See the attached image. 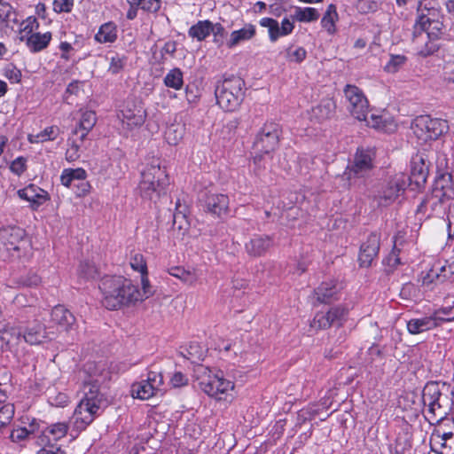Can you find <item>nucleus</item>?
I'll list each match as a JSON object with an SVG mask.
<instances>
[{
	"mask_svg": "<svg viewBox=\"0 0 454 454\" xmlns=\"http://www.w3.org/2000/svg\"><path fill=\"white\" fill-rule=\"evenodd\" d=\"M102 304L110 310L134 305L143 301L141 290L122 276H106L99 285Z\"/></svg>",
	"mask_w": 454,
	"mask_h": 454,
	"instance_id": "nucleus-1",
	"label": "nucleus"
},
{
	"mask_svg": "<svg viewBox=\"0 0 454 454\" xmlns=\"http://www.w3.org/2000/svg\"><path fill=\"white\" fill-rule=\"evenodd\" d=\"M425 417L430 424L443 419L454 406V389L442 381H430L422 391Z\"/></svg>",
	"mask_w": 454,
	"mask_h": 454,
	"instance_id": "nucleus-2",
	"label": "nucleus"
},
{
	"mask_svg": "<svg viewBox=\"0 0 454 454\" xmlns=\"http://www.w3.org/2000/svg\"><path fill=\"white\" fill-rule=\"evenodd\" d=\"M105 402L103 395L99 392L98 380L89 384V389L85 390L84 397L77 404L70 419L72 432L79 434L93 422L99 415L101 406Z\"/></svg>",
	"mask_w": 454,
	"mask_h": 454,
	"instance_id": "nucleus-3",
	"label": "nucleus"
},
{
	"mask_svg": "<svg viewBox=\"0 0 454 454\" xmlns=\"http://www.w3.org/2000/svg\"><path fill=\"white\" fill-rule=\"evenodd\" d=\"M168 184L165 168L160 166L159 159H152L141 172L138 191L143 199L156 201L166 192Z\"/></svg>",
	"mask_w": 454,
	"mask_h": 454,
	"instance_id": "nucleus-4",
	"label": "nucleus"
},
{
	"mask_svg": "<svg viewBox=\"0 0 454 454\" xmlns=\"http://www.w3.org/2000/svg\"><path fill=\"white\" fill-rule=\"evenodd\" d=\"M0 245L13 260L27 262L32 256V244L24 229L5 226L0 229Z\"/></svg>",
	"mask_w": 454,
	"mask_h": 454,
	"instance_id": "nucleus-5",
	"label": "nucleus"
},
{
	"mask_svg": "<svg viewBox=\"0 0 454 454\" xmlns=\"http://www.w3.org/2000/svg\"><path fill=\"white\" fill-rule=\"evenodd\" d=\"M194 376L200 389L210 397L221 399V395H227L234 389V381L225 377L221 370H213L202 364L194 369Z\"/></svg>",
	"mask_w": 454,
	"mask_h": 454,
	"instance_id": "nucleus-6",
	"label": "nucleus"
},
{
	"mask_svg": "<svg viewBox=\"0 0 454 454\" xmlns=\"http://www.w3.org/2000/svg\"><path fill=\"white\" fill-rule=\"evenodd\" d=\"M245 82L232 76L219 82L215 90L218 106L226 112H234L241 105L245 98Z\"/></svg>",
	"mask_w": 454,
	"mask_h": 454,
	"instance_id": "nucleus-7",
	"label": "nucleus"
},
{
	"mask_svg": "<svg viewBox=\"0 0 454 454\" xmlns=\"http://www.w3.org/2000/svg\"><path fill=\"white\" fill-rule=\"evenodd\" d=\"M409 185H411V180L408 175L397 173L381 185L377 191L374 200L379 206L387 207L394 203Z\"/></svg>",
	"mask_w": 454,
	"mask_h": 454,
	"instance_id": "nucleus-8",
	"label": "nucleus"
},
{
	"mask_svg": "<svg viewBox=\"0 0 454 454\" xmlns=\"http://www.w3.org/2000/svg\"><path fill=\"white\" fill-rule=\"evenodd\" d=\"M281 128L278 123L267 121L260 129L254 142L256 153L269 154L275 151L278 145Z\"/></svg>",
	"mask_w": 454,
	"mask_h": 454,
	"instance_id": "nucleus-9",
	"label": "nucleus"
},
{
	"mask_svg": "<svg viewBox=\"0 0 454 454\" xmlns=\"http://www.w3.org/2000/svg\"><path fill=\"white\" fill-rule=\"evenodd\" d=\"M375 153L370 148H358L353 161L348 165L344 173L348 179L362 178L370 175L374 168Z\"/></svg>",
	"mask_w": 454,
	"mask_h": 454,
	"instance_id": "nucleus-10",
	"label": "nucleus"
},
{
	"mask_svg": "<svg viewBox=\"0 0 454 454\" xmlns=\"http://www.w3.org/2000/svg\"><path fill=\"white\" fill-rule=\"evenodd\" d=\"M347 109L356 120H366L369 113V102L364 91L356 85L347 84L343 90Z\"/></svg>",
	"mask_w": 454,
	"mask_h": 454,
	"instance_id": "nucleus-11",
	"label": "nucleus"
},
{
	"mask_svg": "<svg viewBox=\"0 0 454 454\" xmlns=\"http://www.w3.org/2000/svg\"><path fill=\"white\" fill-rule=\"evenodd\" d=\"M414 133L421 139L435 140L448 130L445 120L422 115L415 120Z\"/></svg>",
	"mask_w": 454,
	"mask_h": 454,
	"instance_id": "nucleus-12",
	"label": "nucleus"
},
{
	"mask_svg": "<svg viewBox=\"0 0 454 454\" xmlns=\"http://www.w3.org/2000/svg\"><path fill=\"white\" fill-rule=\"evenodd\" d=\"M146 113L140 101L128 98L121 106L118 118L121 122L122 129L132 130L144 124Z\"/></svg>",
	"mask_w": 454,
	"mask_h": 454,
	"instance_id": "nucleus-13",
	"label": "nucleus"
},
{
	"mask_svg": "<svg viewBox=\"0 0 454 454\" xmlns=\"http://www.w3.org/2000/svg\"><path fill=\"white\" fill-rule=\"evenodd\" d=\"M163 384L161 372L150 371L146 380L134 383L131 386V394L134 398L148 400L160 390Z\"/></svg>",
	"mask_w": 454,
	"mask_h": 454,
	"instance_id": "nucleus-14",
	"label": "nucleus"
},
{
	"mask_svg": "<svg viewBox=\"0 0 454 454\" xmlns=\"http://www.w3.org/2000/svg\"><path fill=\"white\" fill-rule=\"evenodd\" d=\"M10 334L16 340L19 341L20 339H23L29 345H38L50 338L45 326L37 320L29 323L23 330L20 328H12Z\"/></svg>",
	"mask_w": 454,
	"mask_h": 454,
	"instance_id": "nucleus-15",
	"label": "nucleus"
},
{
	"mask_svg": "<svg viewBox=\"0 0 454 454\" xmlns=\"http://www.w3.org/2000/svg\"><path fill=\"white\" fill-rule=\"evenodd\" d=\"M424 10H428L423 0H419L417 4V12L419 17L414 25V30L419 32H425L428 34L432 38L440 40L442 35V24L438 20H434L428 18L425 13Z\"/></svg>",
	"mask_w": 454,
	"mask_h": 454,
	"instance_id": "nucleus-16",
	"label": "nucleus"
},
{
	"mask_svg": "<svg viewBox=\"0 0 454 454\" xmlns=\"http://www.w3.org/2000/svg\"><path fill=\"white\" fill-rule=\"evenodd\" d=\"M261 27L267 28L269 39L271 43L277 42L280 37L292 34L294 23L288 18H284L279 25L273 18L264 17L259 20Z\"/></svg>",
	"mask_w": 454,
	"mask_h": 454,
	"instance_id": "nucleus-17",
	"label": "nucleus"
},
{
	"mask_svg": "<svg viewBox=\"0 0 454 454\" xmlns=\"http://www.w3.org/2000/svg\"><path fill=\"white\" fill-rule=\"evenodd\" d=\"M230 199L223 193L207 192L202 200L204 210L214 216L223 217L229 212Z\"/></svg>",
	"mask_w": 454,
	"mask_h": 454,
	"instance_id": "nucleus-18",
	"label": "nucleus"
},
{
	"mask_svg": "<svg viewBox=\"0 0 454 454\" xmlns=\"http://www.w3.org/2000/svg\"><path fill=\"white\" fill-rule=\"evenodd\" d=\"M450 200L432 192L426 194L418 207L417 212L427 214V216H442L446 214L447 204Z\"/></svg>",
	"mask_w": 454,
	"mask_h": 454,
	"instance_id": "nucleus-19",
	"label": "nucleus"
},
{
	"mask_svg": "<svg viewBox=\"0 0 454 454\" xmlns=\"http://www.w3.org/2000/svg\"><path fill=\"white\" fill-rule=\"evenodd\" d=\"M380 247V236L376 232L371 233L360 247L358 262L361 267H370L377 257Z\"/></svg>",
	"mask_w": 454,
	"mask_h": 454,
	"instance_id": "nucleus-20",
	"label": "nucleus"
},
{
	"mask_svg": "<svg viewBox=\"0 0 454 454\" xmlns=\"http://www.w3.org/2000/svg\"><path fill=\"white\" fill-rule=\"evenodd\" d=\"M432 192L452 201L454 200V178L448 171L438 172L432 185Z\"/></svg>",
	"mask_w": 454,
	"mask_h": 454,
	"instance_id": "nucleus-21",
	"label": "nucleus"
},
{
	"mask_svg": "<svg viewBox=\"0 0 454 454\" xmlns=\"http://www.w3.org/2000/svg\"><path fill=\"white\" fill-rule=\"evenodd\" d=\"M413 44L415 45L417 54L423 58L433 55L440 48L438 39L432 38L431 35L425 34V32L416 30L413 32Z\"/></svg>",
	"mask_w": 454,
	"mask_h": 454,
	"instance_id": "nucleus-22",
	"label": "nucleus"
},
{
	"mask_svg": "<svg viewBox=\"0 0 454 454\" xmlns=\"http://www.w3.org/2000/svg\"><path fill=\"white\" fill-rule=\"evenodd\" d=\"M17 194L21 200L28 201L31 208L34 210H36L43 203L50 200L49 193L34 184L18 190Z\"/></svg>",
	"mask_w": 454,
	"mask_h": 454,
	"instance_id": "nucleus-23",
	"label": "nucleus"
},
{
	"mask_svg": "<svg viewBox=\"0 0 454 454\" xmlns=\"http://www.w3.org/2000/svg\"><path fill=\"white\" fill-rule=\"evenodd\" d=\"M340 287L335 280L322 282L315 290L314 297L318 303H331L339 299Z\"/></svg>",
	"mask_w": 454,
	"mask_h": 454,
	"instance_id": "nucleus-24",
	"label": "nucleus"
},
{
	"mask_svg": "<svg viewBox=\"0 0 454 454\" xmlns=\"http://www.w3.org/2000/svg\"><path fill=\"white\" fill-rule=\"evenodd\" d=\"M256 35V27L251 23H246L241 28L233 30L226 40L225 46L234 49L237 46L252 40Z\"/></svg>",
	"mask_w": 454,
	"mask_h": 454,
	"instance_id": "nucleus-25",
	"label": "nucleus"
},
{
	"mask_svg": "<svg viewBox=\"0 0 454 454\" xmlns=\"http://www.w3.org/2000/svg\"><path fill=\"white\" fill-rule=\"evenodd\" d=\"M273 240L269 235L255 234L246 243L247 253L252 256H262L272 246Z\"/></svg>",
	"mask_w": 454,
	"mask_h": 454,
	"instance_id": "nucleus-26",
	"label": "nucleus"
},
{
	"mask_svg": "<svg viewBox=\"0 0 454 454\" xmlns=\"http://www.w3.org/2000/svg\"><path fill=\"white\" fill-rule=\"evenodd\" d=\"M406 244L403 241H398L395 239L394 247L389 254L383 260V264L387 267V271H394L400 264L408 262V259L404 254V247Z\"/></svg>",
	"mask_w": 454,
	"mask_h": 454,
	"instance_id": "nucleus-27",
	"label": "nucleus"
},
{
	"mask_svg": "<svg viewBox=\"0 0 454 454\" xmlns=\"http://www.w3.org/2000/svg\"><path fill=\"white\" fill-rule=\"evenodd\" d=\"M427 176L428 166L425 163L421 156L416 155L411 160V176H408L411 180V184L414 183L417 187H419L427 182Z\"/></svg>",
	"mask_w": 454,
	"mask_h": 454,
	"instance_id": "nucleus-28",
	"label": "nucleus"
},
{
	"mask_svg": "<svg viewBox=\"0 0 454 454\" xmlns=\"http://www.w3.org/2000/svg\"><path fill=\"white\" fill-rule=\"evenodd\" d=\"M97 121L96 114L93 111H85L82 114L78 125L72 131V135L78 137L80 142H83L89 132L93 129Z\"/></svg>",
	"mask_w": 454,
	"mask_h": 454,
	"instance_id": "nucleus-29",
	"label": "nucleus"
},
{
	"mask_svg": "<svg viewBox=\"0 0 454 454\" xmlns=\"http://www.w3.org/2000/svg\"><path fill=\"white\" fill-rule=\"evenodd\" d=\"M335 107V103L332 99L322 100L317 106L312 107L310 112L311 121L323 122L330 119L334 114Z\"/></svg>",
	"mask_w": 454,
	"mask_h": 454,
	"instance_id": "nucleus-30",
	"label": "nucleus"
},
{
	"mask_svg": "<svg viewBox=\"0 0 454 454\" xmlns=\"http://www.w3.org/2000/svg\"><path fill=\"white\" fill-rule=\"evenodd\" d=\"M51 318L53 323L65 330H67L75 322L74 316L63 305H57L52 309Z\"/></svg>",
	"mask_w": 454,
	"mask_h": 454,
	"instance_id": "nucleus-31",
	"label": "nucleus"
},
{
	"mask_svg": "<svg viewBox=\"0 0 454 454\" xmlns=\"http://www.w3.org/2000/svg\"><path fill=\"white\" fill-rule=\"evenodd\" d=\"M68 428V424L66 422H57L45 427L43 431H42V444H46L51 440L58 441L62 439L67 435Z\"/></svg>",
	"mask_w": 454,
	"mask_h": 454,
	"instance_id": "nucleus-32",
	"label": "nucleus"
},
{
	"mask_svg": "<svg viewBox=\"0 0 454 454\" xmlns=\"http://www.w3.org/2000/svg\"><path fill=\"white\" fill-rule=\"evenodd\" d=\"M363 121L367 126L384 132L394 131L396 127L394 121L385 114H372L369 118L366 117V120Z\"/></svg>",
	"mask_w": 454,
	"mask_h": 454,
	"instance_id": "nucleus-33",
	"label": "nucleus"
},
{
	"mask_svg": "<svg viewBox=\"0 0 454 454\" xmlns=\"http://www.w3.org/2000/svg\"><path fill=\"white\" fill-rule=\"evenodd\" d=\"M406 327L409 333L415 335L434 329L437 326L433 315H431L420 318H411L407 321Z\"/></svg>",
	"mask_w": 454,
	"mask_h": 454,
	"instance_id": "nucleus-34",
	"label": "nucleus"
},
{
	"mask_svg": "<svg viewBox=\"0 0 454 454\" xmlns=\"http://www.w3.org/2000/svg\"><path fill=\"white\" fill-rule=\"evenodd\" d=\"M168 273L188 286L196 285L201 277L200 270L196 269L185 270L183 267H172L168 270Z\"/></svg>",
	"mask_w": 454,
	"mask_h": 454,
	"instance_id": "nucleus-35",
	"label": "nucleus"
},
{
	"mask_svg": "<svg viewBox=\"0 0 454 454\" xmlns=\"http://www.w3.org/2000/svg\"><path fill=\"white\" fill-rule=\"evenodd\" d=\"M117 26L114 22L109 21L102 24L94 39L99 43H113L117 39Z\"/></svg>",
	"mask_w": 454,
	"mask_h": 454,
	"instance_id": "nucleus-36",
	"label": "nucleus"
},
{
	"mask_svg": "<svg viewBox=\"0 0 454 454\" xmlns=\"http://www.w3.org/2000/svg\"><path fill=\"white\" fill-rule=\"evenodd\" d=\"M26 39V44L31 52H39L44 50L51 40V33H34Z\"/></svg>",
	"mask_w": 454,
	"mask_h": 454,
	"instance_id": "nucleus-37",
	"label": "nucleus"
},
{
	"mask_svg": "<svg viewBox=\"0 0 454 454\" xmlns=\"http://www.w3.org/2000/svg\"><path fill=\"white\" fill-rule=\"evenodd\" d=\"M339 20V14L337 12V8L334 4H329L321 19V26L328 33V35H333L336 33V22Z\"/></svg>",
	"mask_w": 454,
	"mask_h": 454,
	"instance_id": "nucleus-38",
	"label": "nucleus"
},
{
	"mask_svg": "<svg viewBox=\"0 0 454 454\" xmlns=\"http://www.w3.org/2000/svg\"><path fill=\"white\" fill-rule=\"evenodd\" d=\"M87 172L82 168H64L60 175V183L67 188H69L73 182L85 180Z\"/></svg>",
	"mask_w": 454,
	"mask_h": 454,
	"instance_id": "nucleus-39",
	"label": "nucleus"
},
{
	"mask_svg": "<svg viewBox=\"0 0 454 454\" xmlns=\"http://www.w3.org/2000/svg\"><path fill=\"white\" fill-rule=\"evenodd\" d=\"M59 134L60 129L56 125H52L46 127L43 130L37 133L36 135H28L27 140L31 144L44 143L47 141L55 140Z\"/></svg>",
	"mask_w": 454,
	"mask_h": 454,
	"instance_id": "nucleus-40",
	"label": "nucleus"
},
{
	"mask_svg": "<svg viewBox=\"0 0 454 454\" xmlns=\"http://www.w3.org/2000/svg\"><path fill=\"white\" fill-rule=\"evenodd\" d=\"M211 24L212 21L208 20H199L189 28L188 35L199 42H201L210 35V30H212Z\"/></svg>",
	"mask_w": 454,
	"mask_h": 454,
	"instance_id": "nucleus-41",
	"label": "nucleus"
},
{
	"mask_svg": "<svg viewBox=\"0 0 454 454\" xmlns=\"http://www.w3.org/2000/svg\"><path fill=\"white\" fill-rule=\"evenodd\" d=\"M164 85L176 90H181L184 85L183 72L180 68L175 67L166 74L163 79Z\"/></svg>",
	"mask_w": 454,
	"mask_h": 454,
	"instance_id": "nucleus-42",
	"label": "nucleus"
},
{
	"mask_svg": "<svg viewBox=\"0 0 454 454\" xmlns=\"http://www.w3.org/2000/svg\"><path fill=\"white\" fill-rule=\"evenodd\" d=\"M106 365L105 364L98 362L89 361L83 365V371L87 373L91 380H90L85 386V390L89 389L90 383H95L98 380V385L99 386V380L98 379H94V377L101 376L102 372L105 371Z\"/></svg>",
	"mask_w": 454,
	"mask_h": 454,
	"instance_id": "nucleus-43",
	"label": "nucleus"
},
{
	"mask_svg": "<svg viewBox=\"0 0 454 454\" xmlns=\"http://www.w3.org/2000/svg\"><path fill=\"white\" fill-rule=\"evenodd\" d=\"M293 18L300 22H312L319 18V12L313 7H296Z\"/></svg>",
	"mask_w": 454,
	"mask_h": 454,
	"instance_id": "nucleus-44",
	"label": "nucleus"
},
{
	"mask_svg": "<svg viewBox=\"0 0 454 454\" xmlns=\"http://www.w3.org/2000/svg\"><path fill=\"white\" fill-rule=\"evenodd\" d=\"M408 58L403 54H390L389 59L384 66V70L389 74L399 72L406 65Z\"/></svg>",
	"mask_w": 454,
	"mask_h": 454,
	"instance_id": "nucleus-45",
	"label": "nucleus"
},
{
	"mask_svg": "<svg viewBox=\"0 0 454 454\" xmlns=\"http://www.w3.org/2000/svg\"><path fill=\"white\" fill-rule=\"evenodd\" d=\"M39 22L35 16H29L20 24V40L25 42L34 31L38 29Z\"/></svg>",
	"mask_w": 454,
	"mask_h": 454,
	"instance_id": "nucleus-46",
	"label": "nucleus"
},
{
	"mask_svg": "<svg viewBox=\"0 0 454 454\" xmlns=\"http://www.w3.org/2000/svg\"><path fill=\"white\" fill-rule=\"evenodd\" d=\"M0 20L7 26L19 23L17 12L13 7L6 2L0 4Z\"/></svg>",
	"mask_w": 454,
	"mask_h": 454,
	"instance_id": "nucleus-47",
	"label": "nucleus"
},
{
	"mask_svg": "<svg viewBox=\"0 0 454 454\" xmlns=\"http://www.w3.org/2000/svg\"><path fill=\"white\" fill-rule=\"evenodd\" d=\"M307 57L306 50L301 46H288L285 50V58L290 63H301Z\"/></svg>",
	"mask_w": 454,
	"mask_h": 454,
	"instance_id": "nucleus-48",
	"label": "nucleus"
},
{
	"mask_svg": "<svg viewBox=\"0 0 454 454\" xmlns=\"http://www.w3.org/2000/svg\"><path fill=\"white\" fill-rule=\"evenodd\" d=\"M210 34L213 35V43L218 47L225 45L228 33L225 27L219 22L211 24Z\"/></svg>",
	"mask_w": 454,
	"mask_h": 454,
	"instance_id": "nucleus-49",
	"label": "nucleus"
},
{
	"mask_svg": "<svg viewBox=\"0 0 454 454\" xmlns=\"http://www.w3.org/2000/svg\"><path fill=\"white\" fill-rule=\"evenodd\" d=\"M15 414V407L12 403H5L0 407V434L12 422Z\"/></svg>",
	"mask_w": 454,
	"mask_h": 454,
	"instance_id": "nucleus-50",
	"label": "nucleus"
},
{
	"mask_svg": "<svg viewBox=\"0 0 454 454\" xmlns=\"http://www.w3.org/2000/svg\"><path fill=\"white\" fill-rule=\"evenodd\" d=\"M82 142H80L78 137L73 136L68 139V148L66 152V160L68 162H74L80 158V148Z\"/></svg>",
	"mask_w": 454,
	"mask_h": 454,
	"instance_id": "nucleus-51",
	"label": "nucleus"
},
{
	"mask_svg": "<svg viewBox=\"0 0 454 454\" xmlns=\"http://www.w3.org/2000/svg\"><path fill=\"white\" fill-rule=\"evenodd\" d=\"M326 313L332 325H341L346 320L348 309L344 307L336 306L331 308Z\"/></svg>",
	"mask_w": 454,
	"mask_h": 454,
	"instance_id": "nucleus-52",
	"label": "nucleus"
},
{
	"mask_svg": "<svg viewBox=\"0 0 454 454\" xmlns=\"http://www.w3.org/2000/svg\"><path fill=\"white\" fill-rule=\"evenodd\" d=\"M184 136V129L178 124H171L165 131V138L169 145H176Z\"/></svg>",
	"mask_w": 454,
	"mask_h": 454,
	"instance_id": "nucleus-53",
	"label": "nucleus"
},
{
	"mask_svg": "<svg viewBox=\"0 0 454 454\" xmlns=\"http://www.w3.org/2000/svg\"><path fill=\"white\" fill-rule=\"evenodd\" d=\"M433 317L436 326H438L441 322L454 321V306L441 308L434 312Z\"/></svg>",
	"mask_w": 454,
	"mask_h": 454,
	"instance_id": "nucleus-54",
	"label": "nucleus"
},
{
	"mask_svg": "<svg viewBox=\"0 0 454 454\" xmlns=\"http://www.w3.org/2000/svg\"><path fill=\"white\" fill-rule=\"evenodd\" d=\"M130 267L140 274H148L146 262L144 255L141 254H135L131 256L129 262Z\"/></svg>",
	"mask_w": 454,
	"mask_h": 454,
	"instance_id": "nucleus-55",
	"label": "nucleus"
},
{
	"mask_svg": "<svg viewBox=\"0 0 454 454\" xmlns=\"http://www.w3.org/2000/svg\"><path fill=\"white\" fill-rule=\"evenodd\" d=\"M310 326L316 330L327 329L332 326L327 313L319 312L314 317Z\"/></svg>",
	"mask_w": 454,
	"mask_h": 454,
	"instance_id": "nucleus-56",
	"label": "nucleus"
},
{
	"mask_svg": "<svg viewBox=\"0 0 454 454\" xmlns=\"http://www.w3.org/2000/svg\"><path fill=\"white\" fill-rule=\"evenodd\" d=\"M79 275L86 279L94 278L98 275V270L94 263L85 261L79 266Z\"/></svg>",
	"mask_w": 454,
	"mask_h": 454,
	"instance_id": "nucleus-57",
	"label": "nucleus"
},
{
	"mask_svg": "<svg viewBox=\"0 0 454 454\" xmlns=\"http://www.w3.org/2000/svg\"><path fill=\"white\" fill-rule=\"evenodd\" d=\"M126 59H127L124 56L115 53L110 59L108 71L113 74L120 73L125 66Z\"/></svg>",
	"mask_w": 454,
	"mask_h": 454,
	"instance_id": "nucleus-58",
	"label": "nucleus"
},
{
	"mask_svg": "<svg viewBox=\"0 0 454 454\" xmlns=\"http://www.w3.org/2000/svg\"><path fill=\"white\" fill-rule=\"evenodd\" d=\"M420 281L424 286H429L434 281L440 282V273L435 263L427 273H422Z\"/></svg>",
	"mask_w": 454,
	"mask_h": 454,
	"instance_id": "nucleus-59",
	"label": "nucleus"
},
{
	"mask_svg": "<svg viewBox=\"0 0 454 454\" xmlns=\"http://www.w3.org/2000/svg\"><path fill=\"white\" fill-rule=\"evenodd\" d=\"M31 436L24 427L13 428L10 434V439L15 443H22L29 440Z\"/></svg>",
	"mask_w": 454,
	"mask_h": 454,
	"instance_id": "nucleus-60",
	"label": "nucleus"
},
{
	"mask_svg": "<svg viewBox=\"0 0 454 454\" xmlns=\"http://www.w3.org/2000/svg\"><path fill=\"white\" fill-rule=\"evenodd\" d=\"M4 75L12 83H18L21 80V72L13 64H8L4 68Z\"/></svg>",
	"mask_w": 454,
	"mask_h": 454,
	"instance_id": "nucleus-61",
	"label": "nucleus"
},
{
	"mask_svg": "<svg viewBox=\"0 0 454 454\" xmlns=\"http://www.w3.org/2000/svg\"><path fill=\"white\" fill-rule=\"evenodd\" d=\"M24 427L27 430L31 437L38 436L40 438V442L42 443L41 436L42 431H43L44 427H43V423L40 420L36 419H32L27 423V426H24Z\"/></svg>",
	"mask_w": 454,
	"mask_h": 454,
	"instance_id": "nucleus-62",
	"label": "nucleus"
},
{
	"mask_svg": "<svg viewBox=\"0 0 454 454\" xmlns=\"http://www.w3.org/2000/svg\"><path fill=\"white\" fill-rule=\"evenodd\" d=\"M133 4H137L139 8L155 12L160 8V0H132Z\"/></svg>",
	"mask_w": 454,
	"mask_h": 454,
	"instance_id": "nucleus-63",
	"label": "nucleus"
},
{
	"mask_svg": "<svg viewBox=\"0 0 454 454\" xmlns=\"http://www.w3.org/2000/svg\"><path fill=\"white\" fill-rule=\"evenodd\" d=\"M10 170L18 176H21L27 170V159L17 157L11 162Z\"/></svg>",
	"mask_w": 454,
	"mask_h": 454,
	"instance_id": "nucleus-64",
	"label": "nucleus"
}]
</instances>
